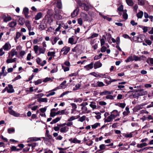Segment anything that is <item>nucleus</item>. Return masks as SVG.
I'll list each match as a JSON object with an SVG mask.
<instances>
[{
  "label": "nucleus",
  "instance_id": "nucleus-13",
  "mask_svg": "<svg viewBox=\"0 0 153 153\" xmlns=\"http://www.w3.org/2000/svg\"><path fill=\"white\" fill-rule=\"evenodd\" d=\"M29 13L28 9L27 7H25L23 9V13L24 14L26 18H28L29 16L28 15Z\"/></svg>",
  "mask_w": 153,
  "mask_h": 153
},
{
  "label": "nucleus",
  "instance_id": "nucleus-19",
  "mask_svg": "<svg viewBox=\"0 0 153 153\" xmlns=\"http://www.w3.org/2000/svg\"><path fill=\"white\" fill-rule=\"evenodd\" d=\"M112 116L110 114L107 117L104 119V122H110L112 121L114 119Z\"/></svg>",
  "mask_w": 153,
  "mask_h": 153
},
{
  "label": "nucleus",
  "instance_id": "nucleus-38",
  "mask_svg": "<svg viewBox=\"0 0 153 153\" xmlns=\"http://www.w3.org/2000/svg\"><path fill=\"white\" fill-rule=\"evenodd\" d=\"M15 129L14 128L12 127L7 129V132L9 134L13 133L15 132Z\"/></svg>",
  "mask_w": 153,
  "mask_h": 153
},
{
  "label": "nucleus",
  "instance_id": "nucleus-22",
  "mask_svg": "<svg viewBox=\"0 0 153 153\" xmlns=\"http://www.w3.org/2000/svg\"><path fill=\"white\" fill-rule=\"evenodd\" d=\"M69 130V128L67 126L63 127L60 129V131L61 133H65Z\"/></svg>",
  "mask_w": 153,
  "mask_h": 153
},
{
  "label": "nucleus",
  "instance_id": "nucleus-2",
  "mask_svg": "<svg viewBox=\"0 0 153 153\" xmlns=\"http://www.w3.org/2000/svg\"><path fill=\"white\" fill-rule=\"evenodd\" d=\"M13 108V106H10L9 108L8 112L11 115H13L15 117H19L20 116V114L19 113H17L15 111L12 109Z\"/></svg>",
  "mask_w": 153,
  "mask_h": 153
},
{
  "label": "nucleus",
  "instance_id": "nucleus-57",
  "mask_svg": "<svg viewBox=\"0 0 153 153\" xmlns=\"http://www.w3.org/2000/svg\"><path fill=\"white\" fill-rule=\"evenodd\" d=\"M86 116H83L82 117L79 118L78 121L81 122H83L85 120Z\"/></svg>",
  "mask_w": 153,
  "mask_h": 153
},
{
  "label": "nucleus",
  "instance_id": "nucleus-30",
  "mask_svg": "<svg viewBox=\"0 0 153 153\" xmlns=\"http://www.w3.org/2000/svg\"><path fill=\"white\" fill-rule=\"evenodd\" d=\"M148 144L146 143H143L140 144H138L137 145V147L139 148H142L143 147L147 146Z\"/></svg>",
  "mask_w": 153,
  "mask_h": 153
},
{
  "label": "nucleus",
  "instance_id": "nucleus-7",
  "mask_svg": "<svg viewBox=\"0 0 153 153\" xmlns=\"http://www.w3.org/2000/svg\"><path fill=\"white\" fill-rule=\"evenodd\" d=\"M41 138H45V137H41ZM41 138L37 137H33L29 138L28 139V142H30L32 141H37L41 140Z\"/></svg>",
  "mask_w": 153,
  "mask_h": 153
},
{
  "label": "nucleus",
  "instance_id": "nucleus-17",
  "mask_svg": "<svg viewBox=\"0 0 153 153\" xmlns=\"http://www.w3.org/2000/svg\"><path fill=\"white\" fill-rule=\"evenodd\" d=\"M113 94L112 91H109L107 90L104 91H103L101 92L100 93V96H103L104 95H108V94Z\"/></svg>",
  "mask_w": 153,
  "mask_h": 153
},
{
  "label": "nucleus",
  "instance_id": "nucleus-50",
  "mask_svg": "<svg viewBox=\"0 0 153 153\" xmlns=\"http://www.w3.org/2000/svg\"><path fill=\"white\" fill-rule=\"evenodd\" d=\"M99 126H100V123H96L94 125H91V127L92 128L95 129Z\"/></svg>",
  "mask_w": 153,
  "mask_h": 153
},
{
  "label": "nucleus",
  "instance_id": "nucleus-15",
  "mask_svg": "<svg viewBox=\"0 0 153 153\" xmlns=\"http://www.w3.org/2000/svg\"><path fill=\"white\" fill-rule=\"evenodd\" d=\"M7 91L8 93H12L14 91V90L13 89V87L12 85L9 84L8 87L7 89Z\"/></svg>",
  "mask_w": 153,
  "mask_h": 153
},
{
  "label": "nucleus",
  "instance_id": "nucleus-36",
  "mask_svg": "<svg viewBox=\"0 0 153 153\" xmlns=\"http://www.w3.org/2000/svg\"><path fill=\"white\" fill-rule=\"evenodd\" d=\"M144 36L143 35H140L138 36V42H142L143 41V39L144 38Z\"/></svg>",
  "mask_w": 153,
  "mask_h": 153
},
{
  "label": "nucleus",
  "instance_id": "nucleus-27",
  "mask_svg": "<svg viewBox=\"0 0 153 153\" xmlns=\"http://www.w3.org/2000/svg\"><path fill=\"white\" fill-rule=\"evenodd\" d=\"M59 39V38L58 36H56L53 38V39L51 40V43L53 45L55 44L57 42V41Z\"/></svg>",
  "mask_w": 153,
  "mask_h": 153
},
{
  "label": "nucleus",
  "instance_id": "nucleus-58",
  "mask_svg": "<svg viewBox=\"0 0 153 153\" xmlns=\"http://www.w3.org/2000/svg\"><path fill=\"white\" fill-rule=\"evenodd\" d=\"M66 83V80L64 81L63 82H62L60 85V86H61V87H64V88H65L66 86L65 84Z\"/></svg>",
  "mask_w": 153,
  "mask_h": 153
},
{
  "label": "nucleus",
  "instance_id": "nucleus-60",
  "mask_svg": "<svg viewBox=\"0 0 153 153\" xmlns=\"http://www.w3.org/2000/svg\"><path fill=\"white\" fill-rule=\"evenodd\" d=\"M52 81L53 79H51V78L50 77H46L43 80V81L44 82H46L50 81Z\"/></svg>",
  "mask_w": 153,
  "mask_h": 153
},
{
  "label": "nucleus",
  "instance_id": "nucleus-35",
  "mask_svg": "<svg viewBox=\"0 0 153 153\" xmlns=\"http://www.w3.org/2000/svg\"><path fill=\"white\" fill-rule=\"evenodd\" d=\"M77 117L76 118L75 116H72L70 117V118H69L68 120V122H71L72 120H75L76 119H77L79 117V116H76Z\"/></svg>",
  "mask_w": 153,
  "mask_h": 153
},
{
  "label": "nucleus",
  "instance_id": "nucleus-56",
  "mask_svg": "<svg viewBox=\"0 0 153 153\" xmlns=\"http://www.w3.org/2000/svg\"><path fill=\"white\" fill-rule=\"evenodd\" d=\"M62 69L64 70L65 72L69 70V67H65L62 65Z\"/></svg>",
  "mask_w": 153,
  "mask_h": 153
},
{
  "label": "nucleus",
  "instance_id": "nucleus-51",
  "mask_svg": "<svg viewBox=\"0 0 153 153\" xmlns=\"http://www.w3.org/2000/svg\"><path fill=\"white\" fill-rule=\"evenodd\" d=\"M55 52H48V56H55Z\"/></svg>",
  "mask_w": 153,
  "mask_h": 153
},
{
  "label": "nucleus",
  "instance_id": "nucleus-46",
  "mask_svg": "<svg viewBox=\"0 0 153 153\" xmlns=\"http://www.w3.org/2000/svg\"><path fill=\"white\" fill-rule=\"evenodd\" d=\"M56 6L59 9H60L62 8V4L61 1H58L57 3Z\"/></svg>",
  "mask_w": 153,
  "mask_h": 153
},
{
  "label": "nucleus",
  "instance_id": "nucleus-44",
  "mask_svg": "<svg viewBox=\"0 0 153 153\" xmlns=\"http://www.w3.org/2000/svg\"><path fill=\"white\" fill-rule=\"evenodd\" d=\"M137 15L138 18H141L143 15V12L140 11L137 13Z\"/></svg>",
  "mask_w": 153,
  "mask_h": 153
},
{
  "label": "nucleus",
  "instance_id": "nucleus-55",
  "mask_svg": "<svg viewBox=\"0 0 153 153\" xmlns=\"http://www.w3.org/2000/svg\"><path fill=\"white\" fill-rule=\"evenodd\" d=\"M93 143V142L92 140H89L86 143V144L88 146H91Z\"/></svg>",
  "mask_w": 153,
  "mask_h": 153
},
{
  "label": "nucleus",
  "instance_id": "nucleus-16",
  "mask_svg": "<svg viewBox=\"0 0 153 153\" xmlns=\"http://www.w3.org/2000/svg\"><path fill=\"white\" fill-rule=\"evenodd\" d=\"M94 65V67L95 69L101 67L102 65V64L100 61L96 62Z\"/></svg>",
  "mask_w": 153,
  "mask_h": 153
},
{
  "label": "nucleus",
  "instance_id": "nucleus-20",
  "mask_svg": "<svg viewBox=\"0 0 153 153\" xmlns=\"http://www.w3.org/2000/svg\"><path fill=\"white\" fill-rule=\"evenodd\" d=\"M36 62L38 64L42 66L46 63L45 60H44L43 62H42L39 58H38L36 59Z\"/></svg>",
  "mask_w": 153,
  "mask_h": 153
},
{
  "label": "nucleus",
  "instance_id": "nucleus-10",
  "mask_svg": "<svg viewBox=\"0 0 153 153\" xmlns=\"http://www.w3.org/2000/svg\"><path fill=\"white\" fill-rule=\"evenodd\" d=\"M26 26L27 28L29 31L33 30L34 27H32L31 24L29 21H26L25 22Z\"/></svg>",
  "mask_w": 153,
  "mask_h": 153
},
{
  "label": "nucleus",
  "instance_id": "nucleus-23",
  "mask_svg": "<svg viewBox=\"0 0 153 153\" xmlns=\"http://www.w3.org/2000/svg\"><path fill=\"white\" fill-rule=\"evenodd\" d=\"M89 102L90 103L89 104V106L93 110L96 108L97 106L96 105V103L95 102L91 101Z\"/></svg>",
  "mask_w": 153,
  "mask_h": 153
},
{
  "label": "nucleus",
  "instance_id": "nucleus-9",
  "mask_svg": "<svg viewBox=\"0 0 153 153\" xmlns=\"http://www.w3.org/2000/svg\"><path fill=\"white\" fill-rule=\"evenodd\" d=\"M17 52L16 49H12L10 52L8 53L9 57L12 58L14 56L17 54Z\"/></svg>",
  "mask_w": 153,
  "mask_h": 153
},
{
  "label": "nucleus",
  "instance_id": "nucleus-12",
  "mask_svg": "<svg viewBox=\"0 0 153 153\" xmlns=\"http://www.w3.org/2000/svg\"><path fill=\"white\" fill-rule=\"evenodd\" d=\"M79 9L78 7H77L75 10L73 12L71 13V16L72 17H74L77 15Z\"/></svg>",
  "mask_w": 153,
  "mask_h": 153
},
{
  "label": "nucleus",
  "instance_id": "nucleus-24",
  "mask_svg": "<svg viewBox=\"0 0 153 153\" xmlns=\"http://www.w3.org/2000/svg\"><path fill=\"white\" fill-rule=\"evenodd\" d=\"M133 132L129 133H124L123 134V136L125 138H131L133 137Z\"/></svg>",
  "mask_w": 153,
  "mask_h": 153
},
{
  "label": "nucleus",
  "instance_id": "nucleus-49",
  "mask_svg": "<svg viewBox=\"0 0 153 153\" xmlns=\"http://www.w3.org/2000/svg\"><path fill=\"white\" fill-rule=\"evenodd\" d=\"M74 102L80 103L82 100V99L81 98H75L74 99Z\"/></svg>",
  "mask_w": 153,
  "mask_h": 153
},
{
  "label": "nucleus",
  "instance_id": "nucleus-29",
  "mask_svg": "<svg viewBox=\"0 0 153 153\" xmlns=\"http://www.w3.org/2000/svg\"><path fill=\"white\" fill-rule=\"evenodd\" d=\"M12 19V18L10 16H5L4 17L3 21L4 22H7L10 21Z\"/></svg>",
  "mask_w": 153,
  "mask_h": 153
},
{
  "label": "nucleus",
  "instance_id": "nucleus-5",
  "mask_svg": "<svg viewBox=\"0 0 153 153\" xmlns=\"http://www.w3.org/2000/svg\"><path fill=\"white\" fill-rule=\"evenodd\" d=\"M11 48V45L10 44L9 42H7L5 44L2 48L4 51H8Z\"/></svg>",
  "mask_w": 153,
  "mask_h": 153
},
{
  "label": "nucleus",
  "instance_id": "nucleus-62",
  "mask_svg": "<svg viewBox=\"0 0 153 153\" xmlns=\"http://www.w3.org/2000/svg\"><path fill=\"white\" fill-rule=\"evenodd\" d=\"M123 7L122 5H120L117 8V10L120 12L122 11L123 10Z\"/></svg>",
  "mask_w": 153,
  "mask_h": 153
},
{
  "label": "nucleus",
  "instance_id": "nucleus-3",
  "mask_svg": "<svg viewBox=\"0 0 153 153\" xmlns=\"http://www.w3.org/2000/svg\"><path fill=\"white\" fill-rule=\"evenodd\" d=\"M44 22L49 24H51L53 22V19L49 15H46L44 18Z\"/></svg>",
  "mask_w": 153,
  "mask_h": 153
},
{
  "label": "nucleus",
  "instance_id": "nucleus-47",
  "mask_svg": "<svg viewBox=\"0 0 153 153\" xmlns=\"http://www.w3.org/2000/svg\"><path fill=\"white\" fill-rule=\"evenodd\" d=\"M22 35L21 33L19 32H17L16 33V36L14 38V39L16 40V39H18Z\"/></svg>",
  "mask_w": 153,
  "mask_h": 153
},
{
  "label": "nucleus",
  "instance_id": "nucleus-25",
  "mask_svg": "<svg viewBox=\"0 0 153 153\" xmlns=\"http://www.w3.org/2000/svg\"><path fill=\"white\" fill-rule=\"evenodd\" d=\"M147 94V91H144L143 90H140L138 92L139 96H141L146 94Z\"/></svg>",
  "mask_w": 153,
  "mask_h": 153
},
{
  "label": "nucleus",
  "instance_id": "nucleus-45",
  "mask_svg": "<svg viewBox=\"0 0 153 153\" xmlns=\"http://www.w3.org/2000/svg\"><path fill=\"white\" fill-rule=\"evenodd\" d=\"M39 46L37 45H35L34 47V50L35 53L37 54L38 53V51H39Z\"/></svg>",
  "mask_w": 153,
  "mask_h": 153
},
{
  "label": "nucleus",
  "instance_id": "nucleus-63",
  "mask_svg": "<svg viewBox=\"0 0 153 153\" xmlns=\"http://www.w3.org/2000/svg\"><path fill=\"white\" fill-rule=\"evenodd\" d=\"M149 30L148 33L149 34H153V27H149Z\"/></svg>",
  "mask_w": 153,
  "mask_h": 153
},
{
  "label": "nucleus",
  "instance_id": "nucleus-43",
  "mask_svg": "<svg viewBox=\"0 0 153 153\" xmlns=\"http://www.w3.org/2000/svg\"><path fill=\"white\" fill-rule=\"evenodd\" d=\"M61 111V115L63 114L67 115L68 114V112L67 111L66 109H64L62 110Z\"/></svg>",
  "mask_w": 153,
  "mask_h": 153
},
{
  "label": "nucleus",
  "instance_id": "nucleus-28",
  "mask_svg": "<svg viewBox=\"0 0 153 153\" xmlns=\"http://www.w3.org/2000/svg\"><path fill=\"white\" fill-rule=\"evenodd\" d=\"M42 16V14L41 12H39L37 13L35 17V20H38L41 18Z\"/></svg>",
  "mask_w": 153,
  "mask_h": 153
},
{
  "label": "nucleus",
  "instance_id": "nucleus-11",
  "mask_svg": "<svg viewBox=\"0 0 153 153\" xmlns=\"http://www.w3.org/2000/svg\"><path fill=\"white\" fill-rule=\"evenodd\" d=\"M90 74L93 75L96 77H101L102 78H104L105 76V74H96L95 72H93L91 73Z\"/></svg>",
  "mask_w": 153,
  "mask_h": 153
},
{
  "label": "nucleus",
  "instance_id": "nucleus-53",
  "mask_svg": "<svg viewBox=\"0 0 153 153\" xmlns=\"http://www.w3.org/2000/svg\"><path fill=\"white\" fill-rule=\"evenodd\" d=\"M53 14V11L52 10L48 9L47 11V14L46 15H49L51 16Z\"/></svg>",
  "mask_w": 153,
  "mask_h": 153
},
{
  "label": "nucleus",
  "instance_id": "nucleus-6",
  "mask_svg": "<svg viewBox=\"0 0 153 153\" xmlns=\"http://www.w3.org/2000/svg\"><path fill=\"white\" fill-rule=\"evenodd\" d=\"M70 50V48L69 47L65 46L62 49L60 52V53L62 52H63V54L64 55H66Z\"/></svg>",
  "mask_w": 153,
  "mask_h": 153
},
{
  "label": "nucleus",
  "instance_id": "nucleus-42",
  "mask_svg": "<svg viewBox=\"0 0 153 153\" xmlns=\"http://www.w3.org/2000/svg\"><path fill=\"white\" fill-rule=\"evenodd\" d=\"M55 19L58 20H60L62 19V16L59 14H55L54 15Z\"/></svg>",
  "mask_w": 153,
  "mask_h": 153
},
{
  "label": "nucleus",
  "instance_id": "nucleus-32",
  "mask_svg": "<svg viewBox=\"0 0 153 153\" xmlns=\"http://www.w3.org/2000/svg\"><path fill=\"white\" fill-rule=\"evenodd\" d=\"M47 98H40L38 100V101L39 102H48Z\"/></svg>",
  "mask_w": 153,
  "mask_h": 153
},
{
  "label": "nucleus",
  "instance_id": "nucleus-31",
  "mask_svg": "<svg viewBox=\"0 0 153 153\" xmlns=\"http://www.w3.org/2000/svg\"><path fill=\"white\" fill-rule=\"evenodd\" d=\"M61 118V117H57L55 119L53 120L50 123L51 124L55 123L59 121L60 120Z\"/></svg>",
  "mask_w": 153,
  "mask_h": 153
},
{
  "label": "nucleus",
  "instance_id": "nucleus-54",
  "mask_svg": "<svg viewBox=\"0 0 153 153\" xmlns=\"http://www.w3.org/2000/svg\"><path fill=\"white\" fill-rule=\"evenodd\" d=\"M97 86L99 87H102L105 85V84L103 83L102 82L98 81L97 82Z\"/></svg>",
  "mask_w": 153,
  "mask_h": 153
},
{
  "label": "nucleus",
  "instance_id": "nucleus-39",
  "mask_svg": "<svg viewBox=\"0 0 153 153\" xmlns=\"http://www.w3.org/2000/svg\"><path fill=\"white\" fill-rule=\"evenodd\" d=\"M115 96H113L111 94H108L105 97V98L107 99H110L111 100H112L114 99V98Z\"/></svg>",
  "mask_w": 153,
  "mask_h": 153
},
{
  "label": "nucleus",
  "instance_id": "nucleus-52",
  "mask_svg": "<svg viewBox=\"0 0 153 153\" xmlns=\"http://www.w3.org/2000/svg\"><path fill=\"white\" fill-rule=\"evenodd\" d=\"M142 28L143 33H146L149 30V27H147L142 26Z\"/></svg>",
  "mask_w": 153,
  "mask_h": 153
},
{
  "label": "nucleus",
  "instance_id": "nucleus-33",
  "mask_svg": "<svg viewBox=\"0 0 153 153\" xmlns=\"http://www.w3.org/2000/svg\"><path fill=\"white\" fill-rule=\"evenodd\" d=\"M106 146V145L105 144H102L100 145L99 146L100 149L99 150H98L97 151L99 152L100 151H102L103 150H104L105 149V147Z\"/></svg>",
  "mask_w": 153,
  "mask_h": 153
},
{
  "label": "nucleus",
  "instance_id": "nucleus-4",
  "mask_svg": "<svg viewBox=\"0 0 153 153\" xmlns=\"http://www.w3.org/2000/svg\"><path fill=\"white\" fill-rule=\"evenodd\" d=\"M16 25L17 23L16 21H13L9 22L7 26L9 27L12 28V29H10V31L14 30L15 29V27L16 26Z\"/></svg>",
  "mask_w": 153,
  "mask_h": 153
},
{
  "label": "nucleus",
  "instance_id": "nucleus-21",
  "mask_svg": "<svg viewBox=\"0 0 153 153\" xmlns=\"http://www.w3.org/2000/svg\"><path fill=\"white\" fill-rule=\"evenodd\" d=\"M47 27V25L45 23H41L39 25V29L41 30H42L45 29Z\"/></svg>",
  "mask_w": 153,
  "mask_h": 153
},
{
  "label": "nucleus",
  "instance_id": "nucleus-59",
  "mask_svg": "<svg viewBox=\"0 0 153 153\" xmlns=\"http://www.w3.org/2000/svg\"><path fill=\"white\" fill-rule=\"evenodd\" d=\"M50 115L51 117H54L56 115V113L54 111L51 110Z\"/></svg>",
  "mask_w": 153,
  "mask_h": 153
},
{
  "label": "nucleus",
  "instance_id": "nucleus-34",
  "mask_svg": "<svg viewBox=\"0 0 153 153\" xmlns=\"http://www.w3.org/2000/svg\"><path fill=\"white\" fill-rule=\"evenodd\" d=\"M98 36V34L93 33L91 34V36L88 38V39H90L93 38H94L97 37Z\"/></svg>",
  "mask_w": 153,
  "mask_h": 153
},
{
  "label": "nucleus",
  "instance_id": "nucleus-8",
  "mask_svg": "<svg viewBox=\"0 0 153 153\" xmlns=\"http://www.w3.org/2000/svg\"><path fill=\"white\" fill-rule=\"evenodd\" d=\"M111 115L114 119L118 116H119L120 113L117 110H114L111 113Z\"/></svg>",
  "mask_w": 153,
  "mask_h": 153
},
{
  "label": "nucleus",
  "instance_id": "nucleus-41",
  "mask_svg": "<svg viewBox=\"0 0 153 153\" xmlns=\"http://www.w3.org/2000/svg\"><path fill=\"white\" fill-rule=\"evenodd\" d=\"M82 16L83 17V19L84 21H87L88 20V19L87 15L85 13H83L82 14Z\"/></svg>",
  "mask_w": 153,
  "mask_h": 153
},
{
  "label": "nucleus",
  "instance_id": "nucleus-64",
  "mask_svg": "<svg viewBox=\"0 0 153 153\" xmlns=\"http://www.w3.org/2000/svg\"><path fill=\"white\" fill-rule=\"evenodd\" d=\"M128 16L126 12H124L123 15V18L124 19L126 20L128 19Z\"/></svg>",
  "mask_w": 153,
  "mask_h": 153
},
{
  "label": "nucleus",
  "instance_id": "nucleus-48",
  "mask_svg": "<svg viewBox=\"0 0 153 153\" xmlns=\"http://www.w3.org/2000/svg\"><path fill=\"white\" fill-rule=\"evenodd\" d=\"M131 61H133V58L131 55L129 56L127 58V59L125 60V61L126 62H129Z\"/></svg>",
  "mask_w": 153,
  "mask_h": 153
},
{
  "label": "nucleus",
  "instance_id": "nucleus-37",
  "mask_svg": "<svg viewBox=\"0 0 153 153\" xmlns=\"http://www.w3.org/2000/svg\"><path fill=\"white\" fill-rule=\"evenodd\" d=\"M126 1L128 5L129 6H132L134 4L132 0H126Z\"/></svg>",
  "mask_w": 153,
  "mask_h": 153
},
{
  "label": "nucleus",
  "instance_id": "nucleus-18",
  "mask_svg": "<svg viewBox=\"0 0 153 153\" xmlns=\"http://www.w3.org/2000/svg\"><path fill=\"white\" fill-rule=\"evenodd\" d=\"M94 62H91L90 64L84 66V68L87 71L92 69L93 68Z\"/></svg>",
  "mask_w": 153,
  "mask_h": 153
},
{
  "label": "nucleus",
  "instance_id": "nucleus-26",
  "mask_svg": "<svg viewBox=\"0 0 153 153\" xmlns=\"http://www.w3.org/2000/svg\"><path fill=\"white\" fill-rule=\"evenodd\" d=\"M145 105V104H142L140 105H138L135 107V109L137 111H138L142 109L143 108V106Z\"/></svg>",
  "mask_w": 153,
  "mask_h": 153
},
{
  "label": "nucleus",
  "instance_id": "nucleus-61",
  "mask_svg": "<svg viewBox=\"0 0 153 153\" xmlns=\"http://www.w3.org/2000/svg\"><path fill=\"white\" fill-rule=\"evenodd\" d=\"M107 48L105 46H102L101 48V51L102 52H105Z\"/></svg>",
  "mask_w": 153,
  "mask_h": 153
},
{
  "label": "nucleus",
  "instance_id": "nucleus-40",
  "mask_svg": "<svg viewBox=\"0 0 153 153\" xmlns=\"http://www.w3.org/2000/svg\"><path fill=\"white\" fill-rule=\"evenodd\" d=\"M46 48H40L39 49V54H44L45 53Z\"/></svg>",
  "mask_w": 153,
  "mask_h": 153
},
{
  "label": "nucleus",
  "instance_id": "nucleus-1",
  "mask_svg": "<svg viewBox=\"0 0 153 153\" xmlns=\"http://www.w3.org/2000/svg\"><path fill=\"white\" fill-rule=\"evenodd\" d=\"M77 3L79 5V6L84 7V10L86 11H88L89 9L92 7V6L89 3V2H87V5L83 3L82 1L79 0L77 1Z\"/></svg>",
  "mask_w": 153,
  "mask_h": 153
},
{
  "label": "nucleus",
  "instance_id": "nucleus-14",
  "mask_svg": "<svg viewBox=\"0 0 153 153\" xmlns=\"http://www.w3.org/2000/svg\"><path fill=\"white\" fill-rule=\"evenodd\" d=\"M69 140L71 142L74 143H80L81 141L78 140L76 138H71L69 139Z\"/></svg>",
  "mask_w": 153,
  "mask_h": 153
}]
</instances>
